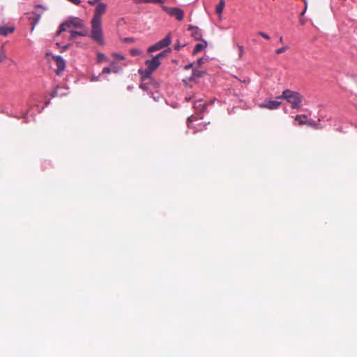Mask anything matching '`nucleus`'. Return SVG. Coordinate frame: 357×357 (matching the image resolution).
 Masks as SVG:
<instances>
[{
    "label": "nucleus",
    "instance_id": "f257e3e1",
    "mask_svg": "<svg viewBox=\"0 0 357 357\" xmlns=\"http://www.w3.org/2000/svg\"><path fill=\"white\" fill-rule=\"evenodd\" d=\"M107 4L99 2L94 10L91 19V31L90 38L99 45H104L103 31L102 28V15L105 13Z\"/></svg>",
    "mask_w": 357,
    "mask_h": 357
},
{
    "label": "nucleus",
    "instance_id": "f03ea898",
    "mask_svg": "<svg viewBox=\"0 0 357 357\" xmlns=\"http://www.w3.org/2000/svg\"><path fill=\"white\" fill-rule=\"evenodd\" d=\"M281 98L285 99L292 109L300 108L302 105L303 96L298 92L289 89L284 90L280 96L276 98L277 100Z\"/></svg>",
    "mask_w": 357,
    "mask_h": 357
},
{
    "label": "nucleus",
    "instance_id": "7ed1b4c3",
    "mask_svg": "<svg viewBox=\"0 0 357 357\" xmlns=\"http://www.w3.org/2000/svg\"><path fill=\"white\" fill-rule=\"evenodd\" d=\"M70 26L75 28H84L82 20L78 17H69L66 21L61 24L59 29L56 32V35H60L62 32L66 31V27Z\"/></svg>",
    "mask_w": 357,
    "mask_h": 357
},
{
    "label": "nucleus",
    "instance_id": "20e7f679",
    "mask_svg": "<svg viewBox=\"0 0 357 357\" xmlns=\"http://www.w3.org/2000/svg\"><path fill=\"white\" fill-rule=\"evenodd\" d=\"M171 52V49L167 48L160 53L155 55L152 59L146 60V65L147 67H158L161 64L160 59L167 56Z\"/></svg>",
    "mask_w": 357,
    "mask_h": 357
},
{
    "label": "nucleus",
    "instance_id": "39448f33",
    "mask_svg": "<svg viewBox=\"0 0 357 357\" xmlns=\"http://www.w3.org/2000/svg\"><path fill=\"white\" fill-rule=\"evenodd\" d=\"M171 42H172V38H171L170 34H168L164 38H162L160 41L157 42L153 45L150 46L148 48V52H153L155 51L160 50L164 47L169 46V45L171 43Z\"/></svg>",
    "mask_w": 357,
    "mask_h": 357
},
{
    "label": "nucleus",
    "instance_id": "423d86ee",
    "mask_svg": "<svg viewBox=\"0 0 357 357\" xmlns=\"http://www.w3.org/2000/svg\"><path fill=\"white\" fill-rule=\"evenodd\" d=\"M186 70L190 71V75H185L183 81L185 83L190 81H196L197 79L202 77L206 72L204 70H200L199 68H185Z\"/></svg>",
    "mask_w": 357,
    "mask_h": 357
},
{
    "label": "nucleus",
    "instance_id": "0eeeda50",
    "mask_svg": "<svg viewBox=\"0 0 357 357\" xmlns=\"http://www.w3.org/2000/svg\"><path fill=\"white\" fill-rule=\"evenodd\" d=\"M162 9L170 16L174 17L178 21H181L183 19V11L179 8H170L166 6H162Z\"/></svg>",
    "mask_w": 357,
    "mask_h": 357
},
{
    "label": "nucleus",
    "instance_id": "6e6552de",
    "mask_svg": "<svg viewBox=\"0 0 357 357\" xmlns=\"http://www.w3.org/2000/svg\"><path fill=\"white\" fill-rule=\"evenodd\" d=\"M188 29V31H191L192 37H193L196 40H202V33L199 27L193 25H190Z\"/></svg>",
    "mask_w": 357,
    "mask_h": 357
},
{
    "label": "nucleus",
    "instance_id": "1a4fd4ad",
    "mask_svg": "<svg viewBox=\"0 0 357 357\" xmlns=\"http://www.w3.org/2000/svg\"><path fill=\"white\" fill-rule=\"evenodd\" d=\"M281 105V102L275 100H268L266 102H264L260 105V107L262 108H266L268 109H275L278 108Z\"/></svg>",
    "mask_w": 357,
    "mask_h": 357
},
{
    "label": "nucleus",
    "instance_id": "9d476101",
    "mask_svg": "<svg viewBox=\"0 0 357 357\" xmlns=\"http://www.w3.org/2000/svg\"><path fill=\"white\" fill-rule=\"evenodd\" d=\"M155 68H139L138 73L141 75L142 81L149 79Z\"/></svg>",
    "mask_w": 357,
    "mask_h": 357
},
{
    "label": "nucleus",
    "instance_id": "9b49d317",
    "mask_svg": "<svg viewBox=\"0 0 357 357\" xmlns=\"http://www.w3.org/2000/svg\"><path fill=\"white\" fill-rule=\"evenodd\" d=\"M136 3L163 4L166 0H133Z\"/></svg>",
    "mask_w": 357,
    "mask_h": 357
},
{
    "label": "nucleus",
    "instance_id": "f8f14e48",
    "mask_svg": "<svg viewBox=\"0 0 357 357\" xmlns=\"http://www.w3.org/2000/svg\"><path fill=\"white\" fill-rule=\"evenodd\" d=\"M14 28L11 26H1L0 25V35L2 36H7L9 33L13 32Z\"/></svg>",
    "mask_w": 357,
    "mask_h": 357
},
{
    "label": "nucleus",
    "instance_id": "ddd939ff",
    "mask_svg": "<svg viewBox=\"0 0 357 357\" xmlns=\"http://www.w3.org/2000/svg\"><path fill=\"white\" fill-rule=\"evenodd\" d=\"M31 16L29 17V19L33 20V29L34 28V26L39 22L41 13H37L35 11H33L30 13Z\"/></svg>",
    "mask_w": 357,
    "mask_h": 357
},
{
    "label": "nucleus",
    "instance_id": "4468645a",
    "mask_svg": "<svg viewBox=\"0 0 357 357\" xmlns=\"http://www.w3.org/2000/svg\"><path fill=\"white\" fill-rule=\"evenodd\" d=\"M225 6V0H220L219 3L216 6L215 12L218 15H220L224 10Z\"/></svg>",
    "mask_w": 357,
    "mask_h": 357
},
{
    "label": "nucleus",
    "instance_id": "2eb2a0df",
    "mask_svg": "<svg viewBox=\"0 0 357 357\" xmlns=\"http://www.w3.org/2000/svg\"><path fill=\"white\" fill-rule=\"evenodd\" d=\"M54 59L56 63L57 67H65L66 66L65 61L62 56L58 55V56H54Z\"/></svg>",
    "mask_w": 357,
    "mask_h": 357
},
{
    "label": "nucleus",
    "instance_id": "dca6fc26",
    "mask_svg": "<svg viewBox=\"0 0 357 357\" xmlns=\"http://www.w3.org/2000/svg\"><path fill=\"white\" fill-rule=\"evenodd\" d=\"M295 119L298 122L300 125H304L307 123V115L305 114L297 115Z\"/></svg>",
    "mask_w": 357,
    "mask_h": 357
},
{
    "label": "nucleus",
    "instance_id": "f3484780",
    "mask_svg": "<svg viewBox=\"0 0 357 357\" xmlns=\"http://www.w3.org/2000/svg\"><path fill=\"white\" fill-rule=\"evenodd\" d=\"M107 61L106 56L103 53H98L97 54V64H101L103 61Z\"/></svg>",
    "mask_w": 357,
    "mask_h": 357
},
{
    "label": "nucleus",
    "instance_id": "a211bd4d",
    "mask_svg": "<svg viewBox=\"0 0 357 357\" xmlns=\"http://www.w3.org/2000/svg\"><path fill=\"white\" fill-rule=\"evenodd\" d=\"M112 56L114 59V61L112 62V64L114 65V62L118 61L119 60H123L125 59L124 56L120 54L114 53Z\"/></svg>",
    "mask_w": 357,
    "mask_h": 357
},
{
    "label": "nucleus",
    "instance_id": "6ab92c4d",
    "mask_svg": "<svg viewBox=\"0 0 357 357\" xmlns=\"http://www.w3.org/2000/svg\"><path fill=\"white\" fill-rule=\"evenodd\" d=\"M82 30L79 31V36H89L90 37V34L88 29L84 25V28H80Z\"/></svg>",
    "mask_w": 357,
    "mask_h": 357
},
{
    "label": "nucleus",
    "instance_id": "aec40b11",
    "mask_svg": "<svg viewBox=\"0 0 357 357\" xmlns=\"http://www.w3.org/2000/svg\"><path fill=\"white\" fill-rule=\"evenodd\" d=\"M130 52V54L133 56H139L142 54V52L139 49H137V48L131 49Z\"/></svg>",
    "mask_w": 357,
    "mask_h": 357
},
{
    "label": "nucleus",
    "instance_id": "412c9836",
    "mask_svg": "<svg viewBox=\"0 0 357 357\" xmlns=\"http://www.w3.org/2000/svg\"><path fill=\"white\" fill-rule=\"evenodd\" d=\"M204 48V45L202 44V43H197L195 46V48L193 50V54H196L197 52H199L200 51L202 50V49Z\"/></svg>",
    "mask_w": 357,
    "mask_h": 357
},
{
    "label": "nucleus",
    "instance_id": "4be33fe9",
    "mask_svg": "<svg viewBox=\"0 0 357 357\" xmlns=\"http://www.w3.org/2000/svg\"><path fill=\"white\" fill-rule=\"evenodd\" d=\"M79 32L78 31H70V40H74L75 39L77 36H79Z\"/></svg>",
    "mask_w": 357,
    "mask_h": 357
},
{
    "label": "nucleus",
    "instance_id": "5701e85b",
    "mask_svg": "<svg viewBox=\"0 0 357 357\" xmlns=\"http://www.w3.org/2000/svg\"><path fill=\"white\" fill-rule=\"evenodd\" d=\"M195 108L197 109V110H200V111H204L206 107V105L204 104V105H202L200 103H198V102H196L195 104Z\"/></svg>",
    "mask_w": 357,
    "mask_h": 357
},
{
    "label": "nucleus",
    "instance_id": "b1692460",
    "mask_svg": "<svg viewBox=\"0 0 357 357\" xmlns=\"http://www.w3.org/2000/svg\"><path fill=\"white\" fill-rule=\"evenodd\" d=\"M59 87L57 86L56 87V89L51 93L50 96H52V98H55V97H57L59 96H62L63 94H59Z\"/></svg>",
    "mask_w": 357,
    "mask_h": 357
},
{
    "label": "nucleus",
    "instance_id": "393cba45",
    "mask_svg": "<svg viewBox=\"0 0 357 357\" xmlns=\"http://www.w3.org/2000/svg\"><path fill=\"white\" fill-rule=\"evenodd\" d=\"M289 49V46L286 45L282 47L278 48L275 50V53L277 54H282V52H285L287 50Z\"/></svg>",
    "mask_w": 357,
    "mask_h": 357
},
{
    "label": "nucleus",
    "instance_id": "a878e982",
    "mask_svg": "<svg viewBox=\"0 0 357 357\" xmlns=\"http://www.w3.org/2000/svg\"><path fill=\"white\" fill-rule=\"evenodd\" d=\"M257 35H259V36H261V37H263V38H266L267 40L270 39V36L267 33H266L264 32L259 31L257 33Z\"/></svg>",
    "mask_w": 357,
    "mask_h": 357
},
{
    "label": "nucleus",
    "instance_id": "bb28decb",
    "mask_svg": "<svg viewBox=\"0 0 357 357\" xmlns=\"http://www.w3.org/2000/svg\"><path fill=\"white\" fill-rule=\"evenodd\" d=\"M123 41L127 43H133L135 42V38L132 37L124 38Z\"/></svg>",
    "mask_w": 357,
    "mask_h": 357
},
{
    "label": "nucleus",
    "instance_id": "cd10ccee",
    "mask_svg": "<svg viewBox=\"0 0 357 357\" xmlns=\"http://www.w3.org/2000/svg\"><path fill=\"white\" fill-rule=\"evenodd\" d=\"M237 47L238 48L239 56L241 57L243 54L244 53V48H243V47L242 45H238Z\"/></svg>",
    "mask_w": 357,
    "mask_h": 357
},
{
    "label": "nucleus",
    "instance_id": "c85d7f7f",
    "mask_svg": "<svg viewBox=\"0 0 357 357\" xmlns=\"http://www.w3.org/2000/svg\"><path fill=\"white\" fill-rule=\"evenodd\" d=\"M64 70H65V68H56V70H55V73L57 75L61 76L63 75Z\"/></svg>",
    "mask_w": 357,
    "mask_h": 357
},
{
    "label": "nucleus",
    "instance_id": "c756f323",
    "mask_svg": "<svg viewBox=\"0 0 357 357\" xmlns=\"http://www.w3.org/2000/svg\"><path fill=\"white\" fill-rule=\"evenodd\" d=\"M195 119V117H194L193 116H190L188 118V125L192 122Z\"/></svg>",
    "mask_w": 357,
    "mask_h": 357
},
{
    "label": "nucleus",
    "instance_id": "7c9ffc66",
    "mask_svg": "<svg viewBox=\"0 0 357 357\" xmlns=\"http://www.w3.org/2000/svg\"><path fill=\"white\" fill-rule=\"evenodd\" d=\"M204 58H200L199 59H197V63H198V65H202L204 63Z\"/></svg>",
    "mask_w": 357,
    "mask_h": 357
},
{
    "label": "nucleus",
    "instance_id": "2f4dec72",
    "mask_svg": "<svg viewBox=\"0 0 357 357\" xmlns=\"http://www.w3.org/2000/svg\"><path fill=\"white\" fill-rule=\"evenodd\" d=\"M111 71L110 68H104L103 70H102V73H109Z\"/></svg>",
    "mask_w": 357,
    "mask_h": 357
},
{
    "label": "nucleus",
    "instance_id": "473e14b6",
    "mask_svg": "<svg viewBox=\"0 0 357 357\" xmlns=\"http://www.w3.org/2000/svg\"><path fill=\"white\" fill-rule=\"evenodd\" d=\"M184 67H188V68L193 67V63H189L185 65Z\"/></svg>",
    "mask_w": 357,
    "mask_h": 357
},
{
    "label": "nucleus",
    "instance_id": "72a5a7b5",
    "mask_svg": "<svg viewBox=\"0 0 357 357\" xmlns=\"http://www.w3.org/2000/svg\"><path fill=\"white\" fill-rule=\"evenodd\" d=\"M69 45H70L68 44V45H66L63 46L62 47V50L63 51V50H67L68 48Z\"/></svg>",
    "mask_w": 357,
    "mask_h": 357
},
{
    "label": "nucleus",
    "instance_id": "f704fd0d",
    "mask_svg": "<svg viewBox=\"0 0 357 357\" xmlns=\"http://www.w3.org/2000/svg\"><path fill=\"white\" fill-rule=\"evenodd\" d=\"M4 57H5V56H3L2 54H0V62H1L3 61Z\"/></svg>",
    "mask_w": 357,
    "mask_h": 357
},
{
    "label": "nucleus",
    "instance_id": "c9c22d12",
    "mask_svg": "<svg viewBox=\"0 0 357 357\" xmlns=\"http://www.w3.org/2000/svg\"><path fill=\"white\" fill-rule=\"evenodd\" d=\"M36 8H43V6H42V5L38 4V5H36Z\"/></svg>",
    "mask_w": 357,
    "mask_h": 357
},
{
    "label": "nucleus",
    "instance_id": "e433bc0d",
    "mask_svg": "<svg viewBox=\"0 0 357 357\" xmlns=\"http://www.w3.org/2000/svg\"><path fill=\"white\" fill-rule=\"evenodd\" d=\"M304 3H305V8L307 7V1L306 0H303Z\"/></svg>",
    "mask_w": 357,
    "mask_h": 357
},
{
    "label": "nucleus",
    "instance_id": "4c0bfd02",
    "mask_svg": "<svg viewBox=\"0 0 357 357\" xmlns=\"http://www.w3.org/2000/svg\"><path fill=\"white\" fill-rule=\"evenodd\" d=\"M280 42H281V43L282 42V37L280 38Z\"/></svg>",
    "mask_w": 357,
    "mask_h": 357
},
{
    "label": "nucleus",
    "instance_id": "58836bf2",
    "mask_svg": "<svg viewBox=\"0 0 357 357\" xmlns=\"http://www.w3.org/2000/svg\"><path fill=\"white\" fill-rule=\"evenodd\" d=\"M308 124H309V125H310V126H312V125H314V123H308Z\"/></svg>",
    "mask_w": 357,
    "mask_h": 357
},
{
    "label": "nucleus",
    "instance_id": "ea45409f",
    "mask_svg": "<svg viewBox=\"0 0 357 357\" xmlns=\"http://www.w3.org/2000/svg\"><path fill=\"white\" fill-rule=\"evenodd\" d=\"M140 87H141V88H144V86H143V84H142L140 85Z\"/></svg>",
    "mask_w": 357,
    "mask_h": 357
}]
</instances>
